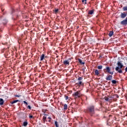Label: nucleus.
Instances as JSON below:
<instances>
[{
    "label": "nucleus",
    "instance_id": "obj_6",
    "mask_svg": "<svg viewBox=\"0 0 127 127\" xmlns=\"http://www.w3.org/2000/svg\"><path fill=\"white\" fill-rule=\"evenodd\" d=\"M127 12H124L121 13L120 16L122 18H126V17H127Z\"/></svg>",
    "mask_w": 127,
    "mask_h": 127
},
{
    "label": "nucleus",
    "instance_id": "obj_9",
    "mask_svg": "<svg viewBox=\"0 0 127 127\" xmlns=\"http://www.w3.org/2000/svg\"><path fill=\"white\" fill-rule=\"evenodd\" d=\"M47 56H45V55L42 54L40 56V61H42L43 60H44V58H46Z\"/></svg>",
    "mask_w": 127,
    "mask_h": 127
},
{
    "label": "nucleus",
    "instance_id": "obj_27",
    "mask_svg": "<svg viewBox=\"0 0 127 127\" xmlns=\"http://www.w3.org/2000/svg\"><path fill=\"white\" fill-rule=\"evenodd\" d=\"M82 2H83V3L84 2L85 4H87V0H82Z\"/></svg>",
    "mask_w": 127,
    "mask_h": 127
},
{
    "label": "nucleus",
    "instance_id": "obj_25",
    "mask_svg": "<svg viewBox=\"0 0 127 127\" xmlns=\"http://www.w3.org/2000/svg\"><path fill=\"white\" fill-rule=\"evenodd\" d=\"M112 83H113V84H117V81L115 80H112Z\"/></svg>",
    "mask_w": 127,
    "mask_h": 127
},
{
    "label": "nucleus",
    "instance_id": "obj_37",
    "mask_svg": "<svg viewBox=\"0 0 127 127\" xmlns=\"http://www.w3.org/2000/svg\"><path fill=\"white\" fill-rule=\"evenodd\" d=\"M43 115H44V117H47V116H48V114H46L45 113H44Z\"/></svg>",
    "mask_w": 127,
    "mask_h": 127
},
{
    "label": "nucleus",
    "instance_id": "obj_15",
    "mask_svg": "<svg viewBox=\"0 0 127 127\" xmlns=\"http://www.w3.org/2000/svg\"><path fill=\"white\" fill-rule=\"evenodd\" d=\"M53 11L55 14H57V13H59V9H55L53 10Z\"/></svg>",
    "mask_w": 127,
    "mask_h": 127
},
{
    "label": "nucleus",
    "instance_id": "obj_2",
    "mask_svg": "<svg viewBox=\"0 0 127 127\" xmlns=\"http://www.w3.org/2000/svg\"><path fill=\"white\" fill-rule=\"evenodd\" d=\"M114 68L113 67L112 69V67L110 66H107L103 69V71L105 74H110V75H114L115 70H114Z\"/></svg>",
    "mask_w": 127,
    "mask_h": 127
},
{
    "label": "nucleus",
    "instance_id": "obj_22",
    "mask_svg": "<svg viewBox=\"0 0 127 127\" xmlns=\"http://www.w3.org/2000/svg\"><path fill=\"white\" fill-rule=\"evenodd\" d=\"M97 68L99 70H102L103 69V65H98Z\"/></svg>",
    "mask_w": 127,
    "mask_h": 127
},
{
    "label": "nucleus",
    "instance_id": "obj_4",
    "mask_svg": "<svg viewBox=\"0 0 127 127\" xmlns=\"http://www.w3.org/2000/svg\"><path fill=\"white\" fill-rule=\"evenodd\" d=\"M106 80H107V81H112V80H113V75L108 74L106 77Z\"/></svg>",
    "mask_w": 127,
    "mask_h": 127
},
{
    "label": "nucleus",
    "instance_id": "obj_12",
    "mask_svg": "<svg viewBox=\"0 0 127 127\" xmlns=\"http://www.w3.org/2000/svg\"><path fill=\"white\" fill-rule=\"evenodd\" d=\"M94 73L95 76H99V75H100V73L99 72V70H98V69H96L94 71Z\"/></svg>",
    "mask_w": 127,
    "mask_h": 127
},
{
    "label": "nucleus",
    "instance_id": "obj_21",
    "mask_svg": "<svg viewBox=\"0 0 127 127\" xmlns=\"http://www.w3.org/2000/svg\"><path fill=\"white\" fill-rule=\"evenodd\" d=\"M28 125V123H27V121L24 122L23 123V126L24 127H27V126Z\"/></svg>",
    "mask_w": 127,
    "mask_h": 127
},
{
    "label": "nucleus",
    "instance_id": "obj_16",
    "mask_svg": "<svg viewBox=\"0 0 127 127\" xmlns=\"http://www.w3.org/2000/svg\"><path fill=\"white\" fill-rule=\"evenodd\" d=\"M3 103H4L3 99L0 98V106H2V105H3Z\"/></svg>",
    "mask_w": 127,
    "mask_h": 127
},
{
    "label": "nucleus",
    "instance_id": "obj_32",
    "mask_svg": "<svg viewBox=\"0 0 127 127\" xmlns=\"http://www.w3.org/2000/svg\"><path fill=\"white\" fill-rule=\"evenodd\" d=\"M27 108L29 109V110H31V106L28 105V106H27Z\"/></svg>",
    "mask_w": 127,
    "mask_h": 127
},
{
    "label": "nucleus",
    "instance_id": "obj_39",
    "mask_svg": "<svg viewBox=\"0 0 127 127\" xmlns=\"http://www.w3.org/2000/svg\"><path fill=\"white\" fill-rule=\"evenodd\" d=\"M58 57H59V56H57V58H58Z\"/></svg>",
    "mask_w": 127,
    "mask_h": 127
},
{
    "label": "nucleus",
    "instance_id": "obj_20",
    "mask_svg": "<svg viewBox=\"0 0 127 127\" xmlns=\"http://www.w3.org/2000/svg\"><path fill=\"white\" fill-rule=\"evenodd\" d=\"M17 102H19V100H14L13 101L11 102L10 103L11 105H13V104H15V103H17Z\"/></svg>",
    "mask_w": 127,
    "mask_h": 127
},
{
    "label": "nucleus",
    "instance_id": "obj_1",
    "mask_svg": "<svg viewBox=\"0 0 127 127\" xmlns=\"http://www.w3.org/2000/svg\"><path fill=\"white\" fill-rule=\"evenodd\" d=\"M86 113L89 114L91 117L95 115V106L90 105L88 106L86 109Z\"/></svg>",
    "mask_w": 127,
    "mask_h": 127
},
{
    "label": "nucleus",
    "instance_id": "obj_38",
    "mask_svg": "<svg viewBox=\"0 0 127 127\" xmlns=\"http://www.w3.org/2000/svg\"><path fill=\"white\" fill-rule=\"evenodd\" d=\"M125 71L126 72H127V66L126 67V68H125Z\"/></svg>",
    "mask_w": 127,
    "mask_h": 127
},
{
    "label": "nucleus",
    "instance_id": "obj_17",
    "mask_svg": "<svg viewBox=\"0 0 127 127\" xmlns=\"http://www.w3.org/2000/svg\"><path fill=\"white\" fill-rule=\"evenodd\" d=\"M113 34H114V32L111 31L109 32L108 35L110 36V37H112V36H113Z\"/></svg>",
    "mask_w": 127,
    "mask_h": 127
},
{
    "label": "nucleus",
    "instance_id": "obj_31",
    "mask_svg": "<svg viewBox=\"0 0 127 127\" xmlns=\"http://www.w3.org/2000/svg\"><path fill=\"white\" fill-rule=\"evenodd\" d=\"M23 103L24 104V105H25V106H27V105H28V103H27V102H26V101H24Z\"/></svg>",
    "mask_w": 127,
    "mask_h": 127
},
{
    "label": "nucleus",
    "instance_id": "obj_24",
    "mask_svg": "<svg viewBox=\"0 0 127 127\" xmlns=\"http://www.w3.org/2000/svg\"><path fill=\"white\" fill-rule=\"evenodd\" d=\"M77 80L78 81H82V80H83V77H79L78 78H77Z\"/></svg>",
    "mask_w": 127,
    "mask_h": 127
},
{
    "label": "nucleus",
    "instance_id": "obj_8",
    "mask_svg": "<svg viewBox=\"0 0 127 127\" xmlns=\"http://www.w3.org/2000/svg\"><path fill=\"white\" fill-rule=\"evenodd\" d=\"M117 65L120 69H122V68L124 67V65H123V64H122L120 62H118Z\"/></svg>",
    "mask_w": 127,
    "mask_h": 127
},
{
    "label": "nucleus",
    "instance_id": "obj_30",
    "mask_svg": "<svg viewBox=\"0 0 127 127\" xmlns=\"http://www.w3.org/2000/svg\"><path fill=\"white\" fill-rule=\"evenodd\" d=\"M48 119L49 120L48 121L49 123H51V120H52L51 117H48Z\"/></svg>",
    "mask_w": 127,
    "mask_h": 127
},
{
    "label": "nucleus",
    "instance_id": "obj_36",
    "mask_svg": "<svg viewBox=\"0 0 127 127\" xmlns=\"http://www.w3.org/2000/svg\"><path fill=\"white\" fill-rule=\"evenodd\" d=\"M115 96H116V98H117L118 99H119V95H118V94H115Z\"/></svg>",
    "mask_w": 127,
    "mask_h": 127
},
{
    "label": "nucleus",
    "instance_id": "obj_28",
    "mask_svg": "<svg viewBox=\"0 0 127 127\" xmlns=\"http://www.w3.org/2000/svg\"><path fill=\"white\" fill-rule=\"evenodd\" d=\"M43 113H44V114H45L46 113V112H47V110L46 109H43L42 110Z\"/></svg>",
    "mask_w": 127,
    "mask_h": 127
},
{
    "label": "nucleus",
    "instance_id": "obj_14",
    "mask_svg": "<svg viewBox=\"0 0 127 127\" xmlns=\"http://www.w3.org/2000/svg\"><path fill=\"white\" fill-rule=\"evenodd\" d=\"M78 61L81 65H84L85 64V62H82V60L80 59H78Z\"/></svg>",
    "mask_w": 127,
    "mask_h": 127
},
{
    "label": "nucleus",
    "instance_id": "obj_3",
    "mask_svg": "<svg viewBox=\"0 0 127 127\" xmlns=\"http://www.w3.org/2000/svg\"><path fill=\"white\" fill-rule=\"evenodd\" d=\"M73 97H75V99H77V98H80L81 97V93H80V91H77L76 92H74L72 94Z\"/></svg>",
    "mask_w": 127,
    "mask_h": 127
},
{
    "label": "nucleus",
    "instance_id": "obj_34",
    "mask_svg": "<svg viewBox=\"0 0 127 127\" xmlns=\"http://www.w3.org/2000/svg\"><path fill=\"white\" fill-rule=\"evenodd\" d=\"M105 101H109V98L107 97H105Z\"/></svg>",
    "mask_w": 127,
    "mask_h": 127
},
{
    "label": "nucleus",
    "instance_id": "obj_26",
    "mask_svg": "<svg viewBox=\"0 0 127 127\" xmlns=\"http://www.w3.org/2000/svg\"><path fill=\"white\" fill-rule=\"evenodd\" d=\"M55 125L56 126V127H58V122H57V121H55Z\"/></svg>",
    "mask_w": 127,
    "mask_h": 127
},
{
    "label": "nucleus",
    "instance_id": "obj_10",
    "mask_svg": "<svg viewBox=\"0 0 127 127\" xmlns=\"http://www.w3.org/2000/svg\"><path fill=\"white\" fill-rule=\"evenodd\" d=\"M63 64L64 65H69L70 64V62H69V60H66L63 62Z\"/></svg>",
    "mask_w": 127,
    "mask_h": 127
},
{
    "label": "nucleus",
    "instance_id": "obj_5",
    "mask_svg": "<svg viewBox=\"0 0 127 127\" xmlns=\"http://www.w3.org/2000/svg\"><path fill=\"white\" fill-rule=\"evenodd\" d=\"M121 24L122 25H127V17L125 20L121 22Z\"/></svg>",
    "mask_w": 127,
    "mask_h": 127
},
{
    "label": "nucleus",
    "instance_id": "obj_29",
    "mask_svg": "<svg viewBox=\"0 0 127 127\" xmlns=\"http://www.w3.org/2000/svg\"><path fill=\"white\" fill-rule=\"evenodd\" d=\"M64 98H65V100H66V101H67V100H68V99L69 98L68 96H66V95H64Z\"/></svg>",
    "mask_w": 127,
    "mask_h": 127
},
{
    "label": "nucleus",
    "instance_id": "obj_7",
    "mask_svg": "<svg viewBox=\"0 0 127 127\" xmlns=\"http://www.w3.org/2000/svg\"><path fill=\"white\" fill-rule=\"evenodd\" d=\"M116 71H118V73H120V74H122L123 73V70L119 67V66H116L115 68Z\"/></svg>",
    "mask_w": 127,
    "mask_h": 127
},
{
    "label": "nucleus",
    "instance_id": "obj_33",
    "mask_svg": "<svg viewBox=\"0 0 127 127\" xmlns=\"http://www.w3.org/2000/svg\"><path fill=\"white\" fill-rule=\"evenodd\" d=\"M15 97H17V98H19V97H21V95H15Z\"/></svg>",
    "mask_w": 127,
    "mask_h": 127
},
{
    "label": "nucleus",
    "instance_id": "obj_13",
    "mask_svg": "<svg viewBox=\"0 0 127 127\" xmlns=\"http://www.w3.org/2000/svg\"><path fill=\"white\" fill-rule=\"evenodd\" d=\"M76 85H78V86H83V85H84V83H83V82L79 81H78Z\"/></svg>",
    "mask_w": 127,
    "mask_h": 127
},
{
    "label": "nucleus",
    "instance_id": "obj_19",
    "mask_svg": "<svg viewBox=\"0 0 127 127\" xmlns=\"http://www.w3.org/2000/svg\"><path fill=\"white\" fill-rule=\"evenodd\" d=\"M93 13H94V10L93 9H92V10H90L88 11V14L92 15V14H93Z\"/></svg>",
    "mask_w": 127,
    "mask_h": 127
},
{
    "label": "nucleus",
    "instance_id": "obj_35",
    "mask_svg": "<svg viewBox=\"0 0 127 127\" xmlns=\"http://www.w3.org/2000/svg\"><path fill=\"white\" fill-rule=\"evenodd\" d=\"M29 119H32V118H33V116L32 115H30V114H29Z\"/></svg>",
    "mask_w": 127,
    "mask_h": 127
},
{
    "label": "nucleus",
    "instance_id": "obj_23",
    "mask_svg": "<svg viewBox=\"0 0 127 127\" xmlns=\"http://www.w3.org/2000/svg\"><path fill=\"white\" fill-rule=\"evenodd\" d=\"M123 9L124 11H126V10H127V6L123 7Z\"/></svg>",
    "mask_w": 127,
    "mask_h": 127
},
{
    "label": "nucleus",
    "instance_id": "obj_18",
    "mask_svg": "<svg viewBox=\"0 0 127 127\" xmlns=\"http://www.w3.org/2000/svg\"><path fill=\"white\" fill-rule=\"evenodd\" d=\"M68 109V106L67 105V104H64V111H66V110Z\"/></svg>",
    "mask_w": 127,
    "mask_h": 127
},
{
    "label": "nucleus",
    "instance_id": "obj_11",
    "mask_svg": "<svg viewBox=\"0 0 127 127\" xmlns=\"http://www.w3.org/2000/svg\"><path fill=\"white\" fill-rule=\"evenodd\" d=\"M47 119V117H46V116H43V124H45V123H46V122H47V120H46Z\"/></svg>",
    "mask_w": 127,
    "mask_h": 127
}]
</instances>
